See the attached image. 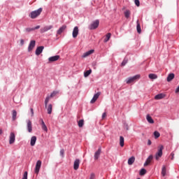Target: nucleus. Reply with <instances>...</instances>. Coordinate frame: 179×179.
<instances>
[{
	"mask_svg": "<svg viewBox=\"0 0 179 179\" xmlns=\"http://www.w3.org/2000/svg\"><path fill=\"white\" fill-rule=\"evenodd\" d=\"M175 92H176V93H178V92H179V85H178V87L176 88Z\"/></svg>",
	"mask_w": 179,
	"mask_h": 179,
	"instance_id": "obj_50",
	"label": "nucleus"
},
{
	"mask_svg": "<svg viewBox=\"0 0 179 179\" xmlns=\"http://www.w3.org/2000/svg\"><path fill=\"white\" fill-rule=\"evenodd\" d=\"M107 117V113H103V114H102V120H104V118H106Z\"/></svg>",
	"mask_w": 179,
	"mask_h": 179,
	"instance_id": "obj_45",
	"label": "nucleus"
},
{
	"mask_svg": "<svg viewBox=\"0 0 179 179\" xmlns=\"http://www.w3.org/2000/svg\"><path fill=\"white\" fill-rule=\"evenodd\" d=\"M15 141H16V136L15 135V133L11 132L9 136V144L13 145Z\"/></svg>",
	"mask_w": 179,
	"mask_h": 179,
	"instance_id": "obj_6",
	"label": "nucleus"
},
{
	"mask_svg": "<svg viewBox=\"0 0 179 179\" xmlns=\"http://www.w3.org/2000/svg\"><path fill=\"white\" fill-rule=\"evenodd\" d=\"M66 29V25H63L62 27H61L57 30V34L59 35V34L64 33V31H65Z\"/></svg>",
	"mask_w": 179,
	"mask_h": 179,
	"instance_id": "obj_18",
	"label": "nucleus"
},
{
	"mask_svg": "<svg viewBox=\"0 0 179 179\" xmlns=\"http://www.w3.org/2000/svg\"><path fill=\"white\" fill-rule=\"evenodd\" d=\"M31 117L34 116V110H33V108H31Z\"/></svg>",
	"mask_w": 179,
	"mask_h": 179,
	"instance_id": "obj_46",
	"label": "nucleus"
},
{
	"mask_svg": "<svg viewBox=\"0 0 179 179\" xmlns=\"http://www.w3.org/2000/svg\"><path fill=\"white\" fill-rule=\"evenodd\" d=\"M166 171H167V169L166 168V166L165 165L162 166V176H163V177L166 176Z\"/></svg>",
	"mask_w": 179,
	"mask_h": 179,
	"instance_id": "obj_26",
	"label": "nucleus"
},
{
	"mask_svg": "<svg viewBox=\"0 0 179 179\" xmlns=\"http://www.w3.org/2000/svg\"><path fill=\"white\" fill-rule=\"evenodd\" d=\"M80 164V160L79 159H76L73 164L74 170H78L79 169Z\"/></svg>",
	"mask_w": 179,
	"mask_h": 179,
	"instance_id": "obj_12",
	"label": "nucleus"
},
{
	"mask_svg": "<svg viewBox=\"0 0 179 179\" xmlns=\"http://www.w3.org/2000/svg\"><path fill=\"white\" fill-rule=\"evenodd\" d=\"M64 153H65V151L64 150V149L60 150V155L62 156V157H64Z\"/></svg>",
	"mask_w": 179,
	"mask_h": 179,
	"instance_id": "obj_43",
	"label": "nucleus"
},
{
	"mask_svg": "<svg viewBox=\"0 0 179 179\" xmlns=\"http://www.w3.org/2000/svg\"><path fill=\"white\" fill-rule=\"evenodd\" d=\"M78 125L79 128H82V127H83V125H84V120H79Z\"/></svg>",
	"mask_w": 179,
	"mask_h": 179,
	"instance_id": "obj_34",
	"label": "nucleus"
},
{
	"mask_svg": "<svg viewBox=\"0 0 179 179\" xmlns=\"http://www.w3.org/2000/svg\"><path fill=\"white\" fill-rule=\"evenodd\" d=\"M36 141H37V137L36 136H33L31 138V142H30L31 146H34V145H36Z\"/></svg>",
	"mask_w": 179,
	"mask_h": 179,
	"instance_id": "obj_19",
	"label": "nucleus"
},
{
	"mask_svg": "<svg viewBox=\"0 0 179 179\" xmlns=\"http://www.w3.org/2000/svg\"><path fill=\"white\" fill-rule=\"evenodd\" d=\"M171 156L172 157L171 160H174V152H171Z\"/></svg>",
	"mask_w": 179,
	"mask_h": 179,
	"instance_id": "obj_48",
	"label": "nucleus"
},
{
	"mask_svg": "<svg viewBox=\"0 0 179 179\" xmlns=\"http://www.w3.org/2000/svg\"><path fill=\"white\" fill-rule=\"evenodd\" d=\"M25 31H27V33H30V31H34V28H26Z\"/></svg>",
	"mask_w": 179,
	"mask_h": 179,
	"instance_id": "obj_39",
	"label": "nucleus"
},
{
	"mask_svg": "<svg viewBox=\"0 0 179 179\" xmlns=\"http://www.w3.org/2000/svg\"><path fill=\"white\" fill-rule=\"evenodd\" d=\"M175 76H176L174 75V73H169L166 78L167 82H171V80H173V79H174Z\"/></svg>",
	"mask_w": 179,
	"mask_h": 179,
	"instance_id": "obj_20",
	"label": "nucleus"
},
{
	"mask_svg": "<svg viewBox=\"0 0 179 179\" xmlns=\"http://www.w3.org/2000/svg\"><path fill=\"white\" fill-rule=\"evenodd\" d=\"M163 149H164V147L162 145H160L157 148V152L155 154V159L156 160H159L160 157L163 156Z\"/></svg>",
	"mask_w": 179,
	"mask_h": 179,
	"instance_id": "obj_3",
	"label": "nucleus"
},
{
	"mask_svg": "<svg viewBox=\"0 0 179 179\" xmlns=\"http://www.w3.org/2000/svg\"><path fill=\"white\" fill-rule=\"evenodd\" d=\"M34 29V30H38V29H40V25L36 26Z\"/></svg>",
	"mask_w": 179,
	"mask_h": 179,
	"instance_id": "obj_49",
	"label": "nucleus"
},
{
	"mask_svg": "<svg viewBox=\"0 0 179 179\" xmlns=\"http://www.w3.org/2000/svg\"><path fill=\"white\" fill-rule=\"evenodd\" d=\"M45 108H47L48 114H51V113H52V104L47 105Z\"/></svg>",
	"mask_w": 179,
	"mask_h": 179,
	"instance_id": "obj_24",
	"label": "nucleus"
},
{
	"mask_svg": "<svg viewBox=\"0 0 179 179\" xmlns=\"http://www.w3.org/2000/svg\"><path fill=\"white\" fill-rule=\"evenodd\" d=\"M148 78H150L152 80L157 79V75L153 74V73H150V74H149Z\"/></svg>",
	"mask_w": 179,
	"mask_h": 179,
	"instance_id": "obj_33",
	"label": "nucleus"
},
{
	"mask_svg": "<svg viewBox=\"0 0 179 179\" xmlns=\"http://www.w3.org/2000/svg\"><path fill=\"white\" fill-rule=\"evenodd\" d=\"M40 121H41V124L43 125V121L44 120H43V119H40Z\"/></svg>",
	"mask_w": 179,
	"mask_h": 179,
	"instance_id": "obj_53",
	"label": "nucleus"
},
{
	"mask_svg": "<svg viewBox=\"0 0 179 179\" xmlns=\"http://www.w3.org/2000/svg\"><path fill=\"white\" fill-rule=\"evenodd\" d=\"M90 73H92V69H90L88 71H86L85 73H84V77L85 78H87V76H89L90 75Z\"/></svg>",
	"mask_w": 179,
	"mask_h": 179,
	"instance_id": "obj_32",
	"label": "nucleus"
},
{
	"mask_svg": "<svg viewBox=\"0 0 179 179\" xmlns=\"http://www.w3.org/2000/svg\"><path fill=\"white\" fill-rule=\"evenodd\" d=\"M127 64H128V59H124L122 61L121 66H125V65H127Z\"/></svg>",
	"mask_w": 179,
	"mask_h": 179,
	"instance_id": "obj_38",
	"label": "nucleus"
},
{
	"mask_svg": "<svg viewBox=\"0 0 179 179\" xmlns=\"http://www.w3.org/2000/svg\"><path fill=\"white\" fill-rule=\"evenodd\" d=\"M22 179H27V171H25L23 174V177Z\"/></svg>",
	"mask_w": 179,
	"mask_h": 179,
	"instance_id": "obj_42",
	"label": "nucleus"
},
{
	"mask_svg": "<svg viewBox=\"0 0 179 179\" xmlns=\"http://www.w3.org/2000/svg\"><path fill=\"white\" fill-rule=\"evenodd\" d=\"M52 27H53L52 25L45 26V27L41 28L40 29V31L41 34L45 33V31H48V30H51V29H52Z\"/></svg>",
	"mask_w": 179,
	"mask_h": 179,
	"instance_id": "obj_9",
	"label": "nucleus"
},
{
	"mask_svg": "<svg viewBox=\"0 0 179 179\" xmlns=\"http://www.w3.org/2000/svg\"><path fill=\"white\" fill-rule=\"evenodd\" d=\"M101 94V92H97L96 94H95L92 98V99L91 100L90 103L92 104H93V103H96V101H97V99H99V97H100V95Z\"/></svg>",
	"mask_w": 179,
	"mask_h": 179,
	"instance_id": "obj_8",
	"label": "nucleus"
},
{
	"mask_svg": "<svg viewBox=\"0 0 179 179\" xmlns=\"http://www.w3.org/2000/svg\"><path fill=\"white\" fill-rule=\"evenodd\" d=\"M146 120L149 124H155V120L152 118V117L150 115H147Z\"/></svg>",
	"mask_w": 179,
	"mask_h": 179,
	"instance_id": "obj_22",
	"label": "nucleus"
},
{
	"mask_svg": "<svg viewBox=\"0 0 179 179\" xmlns=\"http://www.w3.org/2000/svg\"><path fill=\"white\" fill-rule=\"evenodd\" d=\"M138 79H141V75L137 74L133 77H130L126 80V83L127 85H129L130 83H134V82H136V80H138Z\"/></svg>",
	"mask_w": 179,
	"mask_h": 179,
	"instance_id": "obj_2",
	"label": "nucleus"
},
{
	"mask_svg": "<svg viewBox=\"0 0 179 179\" xmlns=\"http://www.w3.org/2000/svg\"><path fill=\"white\" fill-rule=\"evenodd\" d=\"M12 115H13V117H12L13 121H16V117L17 115V112H16V110H13Z\"/></svg>",
	"mask_w": 179,
	"mask_h": 179,
	"instance_id": "obj_28",
	"label": "nucleus"
},
{
	"mask_svg": "<svg viewBox=\"0 0 179 179\" xmlns=\"http://www.w3.org/2000/svg\"><path fill=\"white\" fill-rule=\"evenodd\" d=\"M110 38H111V34L110 33H108L106 36V38L104 39V43H107L108 41V40H110Z\"/></svg>",
	"mask_w": 179,
	"mask_h": 179,
	"instance_id": "obj_29",
	"label": "nucleus"
},
{
	"mask_svg": "<svg viewBox=\"0 0 179 179\" xmlns=\"http://www.w3.org/2000/svg\"><path fill=\"white\" fill-rule=\"evenodd\" d=\"M41 127H42V129L43 131H45V132H48V128H47V126L45 125V123L43 120H42Z\"/></svg>",
	"mask_w": 179,
	"mask_h": 179,
	"instance_id": "obj_27",
	"label": "nucleus"
},
{
	"mask_svg": "<svg viewBox=\"0 0 179 179\" xmlns=\"http://www.w3.org/2000/svg\"><path fill=\"white\" fill-rule=\"evenodd\" d=\"M34 47H36V41L34 40L31 41L28 46L29 52H31V51H33V49L34 48Z\"/></svg>",
	"mask_w": 179,
	"mask_h": 179,
	"instance_id": "obj_7",
	"label": "nucleus"
},
{
	"mask_svg": "<svg viewBox=\"0 0 179 179\" xmlns=\"http://www.w3.org/2000/svg\"><path fill=\"white\" fill-rule=\"evenodd\" d=\"M24 40L21 39V40H20V45H24Z\"/></svg>",
	"mask_w": 179,
	"mask_h": 179,
	"instance_id": "obj_47",
	"label": "nucleus"
},
{
	"mask_svg": "<svg viewBox=\"0 0 179 179\" xmlns=\"http://www.w3.org/2000/svg\"><path fill=\"white\" fill-rule=\"evenodd\" d=\"M57 94H58V91H55L51 93L50 97H55V96H57Z\"/></svg>",
	"mask_w": 179,
	"mask_h": 179,
	"instance_id": "obj_40",
	"label": "nucleus"
},
{
	"mask_svg": "<svg viewBox=\"0 0 179 179\" xmlns=\"http://www.w3.org/2000/svg\"><path fill=\"white\" fill-rule=\"evenodd\" d=\"M124 16L127 19L129 18V16H131V11L129 10H127L124 12Z\"/></svg>",
	"mask_w": 179,
	"mask_h": 179,
	"instance_id": "obj_31",
	"label": "nucleus"
},
{
	"mask_svg": "<svg viewBox=\"0 0 179 179\" xmlns=\"http://www.w3.org/2000/svg\"><path fill=\"white\" fill-rule=\"evenodd\" d=\"M134 3L137 6H140V5H141V2L139 1V0H134Z\"/></svg>",
	"mask_w": 179,
	"mask_h": 179,
	"instance_id": "obj_41",
	"label": "nucleus"
},
{
	"mask_svg": "<svg viewBox=\"0 0 179 179\" xmlns=\"http://www.w3.org/2000/svg\"><path fill=\"white\" fill-rule=\"evenodd\" d=\"M41 12H43V8H40L38 10L31 12L29 16L31 19H36V17H38V16L41 15Z\"/></svg>",
	"mask_w": 179,
	"mask_h": 179,
	"instance_id": "obj_1",
	"label": "nucleus"
},
{
	"mask_svg": "<svg viewBox=\"0 0 179 179\" xmlns=\"http://www.w3.org/2000/svg\"><path fill=\"white\" fill-rule=\"evenodd\" d=\"M78 34H79V27H75L73 30V38H76L78 37Z\"/></svg>",
	"mask_w": 179,
	"mask_h": 179,
	"instance_id": "obj_11",
	"label": "nucleus"
},
{
	"mask_svg": "<svg viewBox=\"0 0 179 179\" xmlns=\"http://www.w3.org/2000/svg\"><path fill=\"white\" fill-rule=\"evenodd\" d=\"M136 23H137V26H136L137 33L141 34V33H142V30L141 29V24L139 23V20H137Z\"/></svg>",
	"mask_w": 179,
	"mask_h": 179,
	"instance_id": "obj_25",
	"label": "nucleus"
},
{
	"mask_svg": "<svg viewBox=\"0 0 179 179\" xmlns=\"http://www.w3.org/2000/svg\"><path fill=\"white\" fill-rule=\"evenodd\" d=\"M152 160H153V155H150L145 162L144 163V167H146V166H149L150 163L152 162Z\"/></svg>",
	"mask_w": 179,
	"mask_h": 179,
	"instance_id": "obj_10",
	"label": "nucleus"
},
{
	"mask_svg": "<svg viewBox=\"0 0 179 179\" xmlns=\"http://www.w3.org/2000/svg\"><path fill=\"white\" fill-rule=\"evenodd\" d=\"M93 52H94V50H90L85 52L83 55L82 58H86L87 57H89V55H92V54H93Z\"/></svg>",
	"mask_w": 179,
	"mask_h": 179,
	"instance_id": "obj_17",
	"label": "nucleus"
},
{
	"mask_svg": "<svg viewBox=\"0 0 179 179\" xmlns=\"http://www.w3.org/2000/svg\"><path fill=\"white\" fill-rule=\"evenodd\" d=\"M50 96H47L45 99V107H47L48 104V101H50Z\"/></svg>",
	"mask_w": 179,
	"mask_h": 179,
	"instance_id": "obj_36",
	"label": "nucleus"
},
{
	"mask_svg": "<svg viewBox=\"0 0 179 179\" xmlns=\"http://www.w3.org/2000/svg\"><path fill=\"white\" fill-rule=\"evenodd\" d=\"M145 174H146V169H142L140 171V176H145Z\"/></svg>",
	"mask_w": 179,
	"mask_h": 179,
	"instance_id": "obj_35",
	"label": "nucleus"
},
{
	"mask_svg": "<svg viewBox=\"0 0 179 179\" xmlns=\"http://www.w3.org/2000/svg\"><path fill=\"white\" fill-rule=\"evenodd\" d=\"M148 145H152V141L150 140L148 141Z\"/></svg>",
	"mask_w": 179,
	"mask_h": 179,
	"instance_id": "obj_51",
	"label": "nucleus"
},
{
	"mask_svg": "<svg viewBox=\"0 0 179 179\" xmlns=\"http://www.w3.org/2000/svg\"><path fill=\"white\" fill-rule=\"evenodd\" d=\"M96 178V176L94 175V173H91L90 174V179H94Z\"/></svg>",
	"mask_w": 179,
	"mask_h": 179,
	"instance_id": "obj_44",
	"label": "nucleus"
},
{
	"mask_svg": "<svg viewBox=\"0 0 179 179\" xmlns=\"http://www.w3.org/2000/svg\"><path fill=\"white\" fill-rule=\"evenodd\" d=\"M120 145L121 148H124V137L122 136H120Z\"/></svg>",
	"mask_w": 179,
	"mask_h": 179,
	"instance_id": "obj_30",
	"label": "nucleus"
},
{
	"mask_svg": "<svg viewBox=\"0 0 179 179\" xmlns=\"http://www.w3.org/2000/svg\"><path fill=\"white\" fill-rule=\"evenodd\" d=\"M2 134H3V131H2L1 129H0V135H2Z\"/></svg>",
	"mask_w": 179,
	"mask_h": 179,
	"instance_id": "obj_52",
	"label": "nucleus"
},
{
	"mask_svg": "<svg viewBox=\"0 0 179 179\" xmlns=\"http://www.w3.org/2000/svg\"><path fill=\"white\" fill-rule=\"evenodd\" d=\"M59 59V55L52 56L48 58L49 62H55Z\"/></svg>",
	"mask_w": 179,
	"mask_h": 179,
	"instance_id": "obj_14",
	"label": "nucleus"
},
{
	"mask_svg": "<svg viewBox=\"0 0 179 179\" xmlns=\"http://www.w3.org/2000/svg\"><path fill=\"white\" fill-rule=\"evenodd\" d=\"M40 169H41V161L38 160L34 169L35 174L38 175V173H40Z\"/></svg>",
	"mask_w": 179,
	"mask_h": 179,
	"instance_id": "obj_5",
	"label": "nucleus"
},
{
	"mask_svg": "<svg viewBox=\"0 0 179 179\" xmlns=\"http://www.w3.org/2000/svg\"><path fill=\"white\" fill-rule=\"evenodd\" d=\"M100 155H101V148H99L98 150L94 153V160H98L99 157H100Z\"/></svg>",
	"mask_w": 179,
	"mask_h": 179,
	"instance_id": "obj_15",
	"label": "nucleus"
},
{
	"mask_svg": "<svg viewBox=\"0 0 179 179\" xmlns=\"http://www.w3.org/2000/svg\"><path fill=\"white\" fill-rule=\"evenodd\" d=\"M43 50H44V46L38 47L35 52L36 55H40L43 52Z\"/></svg>",
	"mask_w": 179,
	"mask_h": 179,
	"instance_id": "obj_16",
	"label": "nucleus"
},
{
	"mask_svg": "<svg viewBox=\"0 0 179 179\" xmlns=\"http://www.w3.org/2000/svg\"><path fill=\"white\" fill-rule=\"evenodd\" d=\"M154 136H155V139H157V138H159L160 136V133H159V131H155Z\"/></svg>",
	"mask_w": 179,
	"mask_h": 179,
	"instance_id": "obj_37",
	"label": "nucleus"
},
{
	"mask_svg": "<svg viewBox=\"0 0 179 179\" xmlns=\"http://www.w3.org/2000/svg\"><path fill=\"white\" fill-rule=\"evenodd\" d=\"M99 24H100V21H99V20H96L90 25L89 29L90 30H94L95 29H97L99 27Z\"/></svg>",
	"mask_w": 179,
	"mask_h": 179,
	"instance_id": "obj_4",
	"label": "nucleus"
},
{
	"mask_svg": "<svg viewBox=\"0 0 179 179\" xmlns=\"http://www.w3.org/2000/svg\"><path fill=\"white\" fill-rule=\"evenodd\" d=\"M166 95L164 94H159L155 96V100H162V99H164Z\"/></svg>",
	"mask_w": 179,
	"mask_h": 179,
	"instance_id": "obj_21",
	"label": "nucleus"
},
{
	"mask_svg": "<svg viewBox=\"0 0 179 179\" xmlns=\"http://www.w3.org/2000/svg\"><path fill=\"white\" fill-rule=\"evenodd\" d=\"M27 127L28 132L31 133L33 131V126L31 124V121L30 120L27 121Z\"/></svg>",
	"mask_w": 179,
	"mask_h": 179,
	"instance_id": "obj_13",
	"label": "nucleus"
},
{
	"mask_svg": "<svg viewBox=\"0 0 179 179\" xmlns=\"http://www.w3.org/2000/svg\"><path fill=\"white\" fill-rule=\"evenodd\" d=\"M135 163V157H131L128 159L129 166H132Z\"/></svg>",
	"mask_w": 179,
	"mask_h": 179,
	"instance_id": "obj_23",
	"label": "nucleus"
}]
</instances>
